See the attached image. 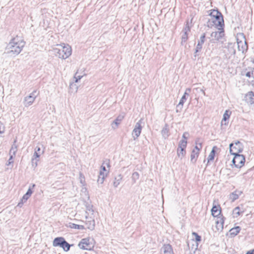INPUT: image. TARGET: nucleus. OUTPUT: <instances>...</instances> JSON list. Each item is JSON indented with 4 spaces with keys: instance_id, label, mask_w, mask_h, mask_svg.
<instances>
[{
    "instance_id": "1",
    "label": "nucleus",
    "mask_w": 254,
    "mask_h": 254,
    "mask_svg": "<svg viewBox=\"0 0 254 254\" xmlns=\"http://www.w3.org/2000/svg\"><path fill=\"white\" fill-rule=\"evenodd\" d=\"M25 42L20 37L16 36L13 38L6 47L8 53L18 55L24 46Z\"/></svg>"
},
{
    "instance_id": "2",
    "label": "nucleus",
    "mask_w": 254,
    "mask_h": 254,
    "mask_svg": "<svg viewBox=\"0 0 254 254\" xmlns=\"http://www.w3.org/2000/svg\"><path fill=\"white\" fill-rule=\"evenodd\" d=\"M53 52L59 58L65 59L71 55V48L68 45L64 44L57 45L53 48Z\"/></svg>"
},
{
    "instance_id": "3",
    "label": "nucleus",
    "mask_w": 254,
    "mask_h": 254,
    "mask_svg": "<svg viewBox=\"0 0 254 254\" xmlns=\"http://www.w3.org/2000/svg\"><path fill=\"white\" fill-rule=\"evenodd\" d=\"M212 16L211 21L214 23L217 29H222L224 23L222 14L217 10H213L210 13Z\"/></svg>"
},
{
    "instance_id": "4",
    "label": "nucleus",
    "mask_w": 254,
    "mask_h": 254,
    "mask_svg": "<svg viewBox=\"0 0 254 254\" xmlns=\"http://www.w3.org/2000/svg\"><path fill=\"white\" fill-rule=\"evenodd\" d=\"M230 152L232 154H239L242 152L243 145L242 143L238 141L235 143H230L229 145Z\"/></svg>"
},
{
    "instance_id": "5",
    "label": "nucleus",
    "mask_w": 254,
    "mask_h": 254,
    "mask_svg": "<svg viewBox=\"0 0 254 254\" xmlns=\"http://www.w3.org/2000/svg\"><path fill=\"white\" fill-rule=\"evenodd\" d=\"M235 156L232 160V163L237 168L242 167L245 163V158L244 155L239 154H233Z\"/></svg>"
},
{
    "instance_id": "6",
    "label": "nucleus",
    "mask_w": 254,
    "mask_h": 254,
    "mask_svg": "<svg viewBox=\"0 0 254 254\" xmlns=\"http://www.w3.org/2000/svg\"><path fill=\"white\" fill-rule=\"evenodd\" d=\"M142 119H140L138 122H137L134 126V127L132 130V136L134 140H135L140 135L142 127L141 124L142 123Z\"/></svg>"
},
{
    "instance_id": "7",
    "label": "nucleus",
    "mask_w": 254,
    "mask_h": 254,
    "mask_svg": "<svg viewBox=\"0 0 254 254\" xmlns=\"http://www.w3.org/2000/svg\"><path fill=\"white\" fill-rule=\"evenodd\" d=\"M37 95V91L34 90L29 95L25 97L24 99V105L25 107H28L31 106L34 102Z\"/></svg>"
},
{
    "instance_id": "8",
    "label": "nucleus",
    "mask_w": 254,
    "mask_h": 254,
    "mask_svg": "<svg viewBox=\"0 0 254 254\" xmlns=\"http://www.w3.org/2000/svg\"><path fill=\"white\" fill-rule=\"evenodd\" d=\"M224 27H222V29H218V31L212 32L210 35L211 41H219L224 36Z\"/></svg>"
},
{
    "instance_id": "9",
    "label": "nucleus",
    "mask_w": 254,
    "mask_h": 254,
    "mask_svg": "<svg viewBox=\"0 0 254 254\" xmlns=\"http://www.w3.org/2000/svg\"><path fill=\"white\" fill-rule=\"evenodd\" d=\"M86 211H85V218L94 219V211L93 209V206L88 202L85 204Z\"/></svg>"
},
{
    "instance_id": "10",
    "label": "nucleus",
    "mask_w": 254,
    "mask_h": 254,
    "mask_svg": "<svg viewBox=\"0 0 254 254\" xmlns=\"http://www.w3.org/2000/svg\"><path fill=\"white\" fill-rule=\"evenodd\" d=\"M237 46L238 50L242 53H244L248 49V45L244 37L242 38V40L237 39Z\"/></svg>"
},
{
    "instance_id": "11",
    "label": "nucleus",
    "mask_w": 254,
    "mask_h": 254,
    "mask_svg": "<svg viewBox=\"0 0 254 254\" xmlns=\"http://www.w3.org/2000/svg\"><path fill=\"white\" fill-rule=\"evenodd\" d=\"M190 28L189 26L188 25V24H187L186 27H185V28L183 29V30L182 31L183 34L182 36V41H181V44L182 45H184L186 43V42L188 39V33L190 32Z\"/></svg>"
},
{
    "instance_id": "12",
    "label": "nucleus",
    "mask_w": 254,
    "mask_h": 254,
    "mask_svg": "<svg viewBox=\"0 0 254 254\" xmlns=\"http://www.w3.org/2000/svg\"><path fill=\"white\" fill-rule=\"evenodd\" d=\"M78 247L82 250H89V239H82L78 245Z\"/></svg>"
},
{
    "instance_id": "13",
    "label": "nucleus",
    "mask_w": 254,
    "mask_h": 254,
    "mask_svg": "<svg viewBox=\"0 0 254 254\" xmlns=\"http://www.w3.org/2000/svg\"><path fill=\"white\" fill-rule=\"evenodd\" d=\"M65 240L63 237L56 238L53 241V245L54 247H62L64 244Z\"/></svg>"
},
{
    "instance_id": "14",
    "label": "nucleus",
    "mask_w": 254,
    "mask_h": 254,
    "mask_svg": "<svg viewBox=\"0 0 254 254\" xmlns=\"http://www.w3.org/2000/svg\"><path fill=\"white\" fill-rule=\"evenodd\" d=\"M124 117L123 115H119L112 123L111 127L112 128L114 129L117 128L119 125L120 124L121 122L124 119Z\"/></svg>"
},
{
    "instance_id": "15",
    "label": "nucleus",
    "mask_w": 254,
    "mask_h": 254,
    "mask_svg": "<svg viewBox=\"0 0 254 254\" xmlns=\"http://www.w3.org/2000/svg\"><path fill=\"white\" fill-rule=\"evenodd\" d=\"M242 75L243 76H246L249 78H254V69L249 68V69L244 70L242 71Z\"/></svg>"
},
{
    "instance_id": "16",
    "label": "nucleus",
    "mask_w": 254,
    "mask_h": 254,
    "mask_svg": "<svg viewBox=\"0 0 254 254\" xmlns=\"http://www.w3.org/2000/svg\"><path fill=\"white\" fill-rule=\"evenodd\" d=\"M205 38V33H203L202 35L200 37V39L198 42V43L196 45V49H195V53H197L199 51H200L202 47V45L203 44L204 42V40Z\"/></svg>"
},
{
    "instance_id": "17",
    "label": "nucleus",
    "mask_w": 254,
    "mask_h": 254,
    "mask_svg": "<svg viewBox=\"0 0 254 254\" xmlns=\"http://www.w3.org/2000/svg\"><path fill=\"white\" fill-rule=\"evenodd\" d=\"M163 254H174L172 247L169 244L164 245L162 248Z\"/></svg>"
},
{
    "instance_id": "18",
    "label": "nucleus",
    "mask_w": 254,
    "mask_h": 254,
    "mask_svg": "<svg viewBox=\"0 0 254 254\" xmlns=\"http://www.w3.org/2000/svg\"><path fill=\"white\" fill-rule=\"evenodd\" d=\"M231 115V112L229 110H226L224 114H223V119L221 121V125L223 124L225 125H227L228 123L226 121L229 119L230 115Z\"/></svg>"
},
{
    "instance_id": "19",
    "label": "nucleus",
    "mask_w": 254,
    "mask_h": 254,
    "mask_svg": "<svg viewBox=\"0 0 254 254\" xmlns=\"http://www.w3.org/2000/svg\"><path fill=\"white\" fill-rule=\"evenodd\" d=\"M106 166L108 168L110 167V163H109V160H108L105 161L101 167L100 171H103L104 174L106 173V176H107V175L109 173V170L106 169Z\"/></svg>"
},
{
    "instance_id": "20",
    "label": "nucleus",
    "mask_w": 254,
    "mask_h": 254,
    "mask_svg": "<svg viewBox=\"0 0 254 254\" xmlns=\"http://www.w3.org/2000/svg\"><path fill=\"white\" fill-rule=\"evenodd\" d=\"M199 154V152H198L196 150H192L190 155V161L192 163H195L196 161L197 158Z\"/></svg>"
},
{
    "instance_id": "21",
    "label": "nucleus",
    "mask_w": 254,
    "mask_h": 254,
    "mask_svg": "<svg viewBox=\"0 0 254 254\" xmlns=\"http://www.w3.org/2000/svg\"><path fill=\"white\" fill-rule=\"evenodd\" d=\"M122 179L123 177L121 174H119L115 177L113 183L114 188H116L119 186L122 180Z\"/></svg>"
},
{
    "instance_id": "22",
    "label": "nucleus",
    "mask_w": 254,
    "mask_h": 254,
    "mask_svg": "<svg viewBox=\"0 0 254 254\" xmlns=\"http://www.w3.org/2000/svg\"><path fill=\"white\" fill-rule=\"evenodd\" d=\"M228 50L229 51L228 58H230L231 56L234 55L236 53L235 49L234 48V44L232 43H229L228 45Z\"/></svg>"
},
{
    "instance_id": "23",
    "label": "nucleus",
    "mask_w": 254,
    "mask_h": 254,
    "mask_svg": "<svg viewBox=\"0 0 254 254\" xmlns=\"http://www.w3.org/2000/svg\"><path fill=\"white\" fill-rule=\"evenodd\" d=\"M86 224L87 225V228L89 229H94L95 226L94 219L88 218V219H86Z\"/></svg>"
},
{
    "instance_id": "24",
    "label": "nucleus",
    "mask_w": 254,
    "mask_h": 254,
    "mask_svg": "<svg viewBox=\"0 0 254 254\" xmlns=\"http://www.w3.org/2000/svg\"><path fill=\"white\" fill-rule=\"evenodd\" d=\"M246 100L250 104L254 103V93L252 91L249 92L246 95Z\"/></svg>"
},
{
    "instance_id": "25",
    "label": "nucleus",
    "mask_w": 254,
    "mask_h": 254,
    "mask_svg": "<svg viewBox=\"0 0 254 254\" xmlns=\"http://www.w3.org/2000/svg\"><path fill=\"white\" fill-rule=\"evenodd\" d=\"M221 213V210L219 206H214L211 209V213L214 217L218 216Z\"/></svg>"
},
{
    "instance_id": "26",
    "label": "nucleus",
    "mask_w": 254,
    "mask_h": 254,
    "mask_svg": "<svg viewBox=\"0 0 254 254\" xmlns=\"http://www.w3.org/2000/svg\"><path fill=\"white\" fill-rule=\"evenodd\" d=\"M161 134L164 139H166L169 136V129L167 125L162 129Z\"/></svg>"
},
{
    "instance_id": "27",
    "label": "nucleus",
    "mask_w": 254,
    "mask_h": 254,
    "mask_svg": "<svg viewBox=\"0 0 254 254\" xmlns=\"http://www.w3.org/2000/svg\"><path fill=\"white\" fill-rule=\"evenodd\" d=\"M17 151V147L15 144H13L9 151V155L10 156V159H12L13 156H15Z\"/></svg>"
},
{
    "instance_id": "28",
    "label": "nucleus",
    "mask_w": 254,
    "mask_h": 254,
    "mask_svg": "<svg viewBox=\"0 0 254 254\" xmlns=\"http://www.w3.org/2000/svg\"><path fill=\"white\" fill-rule=\"evenodd\" d=\"M217 148L216 146H213L211 151L210 152V154H209V155L208 156V158H207L208 163L209 161H212L214 159V156H215V149Z\"/></svg>"
},
{
    "instance_id": "29",
    "label": "nucleus",
    "mask_w": 254,
    "mask_h": 254,
    "mask_svg": "<svg viewBox=\"0 0 254 254\" xmlns=\"http://www.w3.org/2000/svg\"><path fill=\"white\" fill-rule=\"evenodd\" d=\"M240 227L239 226L233 228L230 230V235L234 236H236L240 232Z\"/></svg>"
},
{
    "instance_id": "30",
    "label": "nucleus",
    "mask_w": 254,
    "mask_h": 254,
    "mask_svg": "<svg viewBox=\"0 0 254 254\" xmlns=\"http://www.w3.org/2000/svg\"><path fill=\"white\" fill-rule=\"evenodd\" d=\"M188 96L187 95L184 94L183 97H182L181 99L180 100L179 104L177 105V108H180L181 109L183 107V106L184 105V103L186 101L187 98Z\"/></svg>"
},
{
    "instance_id": "31",
    "label": "nucleus",
    "mask_w": 254,
    "mask_h": 254,
    "mask_svg": "<svg viewBox=\"0 0 254 254\" xmlns=\"http://www.w3.org/2000/svg\"><path fill=\"white\" fill-rule=\"evenodd\" d=\"M106 173L104 174L103 171H100V174L98 177L97 182L99 183L103 184L106 177Z\"/></svg>"
},
{
    "instance_id": "32",
    "label": "nucleus",
    "mask_w": 254,
    "mask_h": 254,
    "mask_svg": "<svg viewBox=\"0 0 254 254\" xmlns=\"http://www.w3.org/2000/svg\"><path fill=\"white\" fill-rule=\"evenodd\" d=\"M186 153V150L184 149L178 148L177 149V156L181 159L185 156Z\"/></svg>"
},
{
    "instance_id": "33",
    "label": "nucleus",
    "mask_w": 254,
    "mask_h": 254,
    "mask_svg": "<svg viewBox=\"0 0 254 254\" xmlns=\"http://www.w3.org/2000/svg\"><path fill=\"white\" fill-rule=\"evenodd\" d=\"M78 86L74 83H71L69 85L70 92L71 93H76L78 90Z\"/></svg>"
},
{
    "instance_id": "34",
    "label": "nucleus",
    "mask_w": 254,
    "mask_h": 254,
    "mask_svg": "<svg viewBox=\"0 0 254 254\" xmlns=\"http://www.w3.org/2000/svg\"><path fill=\"white\" fill-rule=\"evenodd\" d=\"M187 141L186 140H181L179 144L178 148L185 149L187 147Z\"/></svg>"
},
{
    "instance_id": "35",
    "label": "nucleus",
    "mask_w": 254,
    "mask_h": 254,
    "mask_svg": "<svg viewBox=\"0 0 254 254\" xmlns=\"http://www.w3.org/2000/svg\"><path fill=\"white\" fill-rule=\"evenodd\" d=\"M69 227H70L71 228L73 229H80L82 230L84 229V226L82 225H77L74 223H69Z\"/></svg>"
},
{
    "instance_id": "36",
    "label": "nucleus",
    "mask_w": 254,
    "mask_h": 254,
    "mask_svg": "<svg viewBox=\"0 0 254 254\" xmlns=\"http://www.w3.org/2000/svg\"><path fill=\"white\" fill-rule=\"evenodd\" d=\"M192 235L194 236V238L195 241L194 242L196 244V249H197L198 245V242H200L201 241V237L199 236L196 233L193 232Z\"/></svg>"
},
{
    "instance_id": "37",
    "label": "nucleus",
    "mask_w": 254,
    "mask_h": 254,
    "mask_svg": "<svg viewBox=\"0 0 254 254\" xmlns=\"http://www.w3.org/2000/svg\"><path fill=\"white\" fill-rule=\"evenodd\" d=\"M196 145L193 149V150H196L198 151V152H199V150L202 148V143L201 142H199V139H198L196 141Z\"/></svg>"
},
{
    "instance_id": "38",
    "label": "nucleus",
    "mask_w": 254,
    "mask_h": 254,
    "mask_svg": "<svg viewBox=\"0 0 254 254\" xmlns=\"http://www.w3.org/2000/svg\"><path fill=\"white\" fill-rule=\"evenodd\" d=\"M73 245H70L66 241H65L64 244H63V247H62L63 250L65 252H67L69 250L70 247L71 246H72Z\"/></svg>"
},
{
    "instance_id": "39",
    "label": "nucleus",
    "mask_w": 254,
    "mask_h": 254,
    "mask_svg": "<svg viewBox=\"0 0 254 254\" xmlns=\"http://www.w3.org/2000/svg\"><path fill=\"white\" fill-rule=\"evenodd\" d=\"M240 208L239 207H236L233 211V214L234 217H237L240 215Z\"/></svg>"
},
{
    "instance_id": "40",
    "label": "nucleus",
    "mask_w": 254,
    "mask_h": 254,
    "mask_svg": "<svg viewBox=\"0 0 254 254\" xmlns=\"http://www.w3.org/2000/svg\"><path fill=\"white\" fill-rule=\"evenodd\" d=\"M239 197V195L236 192H233L230 195V198L232 201H234L237 199Z\"/></svg>"
},
{
    "instance_id": "41",
    "label": "nucleus",
    "mask_w": 254,
    "mask_h": 254,
    "mask_svg": "<svg viewBox=\"0 0 254 254\" xmlns=\"http://www.w3.org/2000/svg\"><path fill=\"white\" fill-rule=\"evenodd\" d=\"M79 181H80V183L83 186H84V184H85V178H84V176L82 175V174L81 173H79Z\"/></svg>"
},
{
    "instance_id": "42",
    "label": "nucleus",
    "mask_w": 254,
    "mask_h": 254,
    "mask_svg": "<svg viewBox=\"0 0 254 254\" xmlns=\"http://www.w3.org/2000/svg\"><path fill=\"white\" fill-rule=\"evenodd\" d=\"M39 161V159H35V158H32L31 163L32 166L34 168H36L38 165V162Z\"/></svg>"
},
{
    "instance_id": "43",
    "label": "nucleus",
    "mask_w": 254,
    "mask_h": 254,
    "mask_svg": "<svg viewBox=\"0 0 254 254\" xmlns=\"http://www.w3.org/2000/svg\"><path fill=\"white\" fill-rule=\"evenodd\" d=\"M41 155V152H34L32 158H35V159H39V158Z\"/></svg>"
},
{
    "instance_id": "44",
    "label": "nucleus",
    "mask_w": 254,
    "mask_h": 254,
    "mask_svg": "<svg viewBox=\"0 0 254 254\" xmlns=\"http://www.w3.org/2000/svg\"><path fill=\"white\" fill-rule=\"evenodd\" d=\"M82 76L81 75H77V73L76 72L74 76V82L75 83L77 82L79 80H80L82 78Z\"/></svg>"
},
{
    "instance_id": "45",
    "label": "nucleus",
    "mask_w": 254,
    "mask_h": 254,
    "mask_svg": "<svg viewBox=\"0 0 254 254\" xmlns=\"http://www.w3.org/2000/svg\"><path fill=\"white\" fill-rule=\"evenodd\" d=\"M29 195H27V194H25L22 199H21V201H23L24 202H25L27 199L29 198Z\"/></svg>"
},
{
    "instance_id": "46",
    "label": "nucleus",
    "mask_w": 254,
    "mask_h": 254,
    "mask_svg": "<svg viewBox=\"0 0 254 254\" xmlns=\"http://www.w3.org/2000/svg\"><path fill=\"white\" fill-rule=\"evenodd\" d=\"M132 177L133 179H138L139 178V174L135 172L132 174Z\"/></svg>"
},
{
    "instance_id": "47",
    "label": "nucleus",
    "mask_w": 254,
    "mask_h": 254,
    "mask_svg": "<svg viewBox=\"0 0 254 254\" xmlns=\"http://www.w3.org/2000/svg\"><path fill=\"white\" fill-rule=\"evenodd\" d=\"M35 152H41V154H42L44 153L43 150H41L40 147L37 146L35 149Z\"/></svg>"
},
{
    "instance_id": "48",
    "label": "nucleus",
    "mask_w": 254,
    "mask_h": 254,
    "mask_svg": "<svg viewBox=\"0 0 254 254\" xmlns=\"http://www.w3.org/2000/svg\"><path fill=\"white\" fill-rule=\"evenodd\" d=\"M32 193L33 191L31 190V189L29 188L25 194H27V195H29V196H30Z\"/></svg>"
},
{
    "instance_id": "49",
    "label": "nucleus",
    "mask_w": 254,
    "mask_h": 254,
    "mask_svg": "<svg viewBox=\"0 0 254 254\" xmlns=\"http://www.w3.org/2000/svg\"><path fill=\"white\" fill-rule=\"evenodd\" d=\"M190 91H191V89L190 88H188L186 89V91L184 93H185V94L187 95V96H189V94L190 92Z\"/></svg>"
},
{
    "instance_id": "50",
    "label": "nucleus",
    "mask_w": 254,
    "mask_h": 254,
    "mask_svg": "<svg viewBox=\"0 0 254 254\" xmlns=\"http://www.w3.org/2000/svg\"><path fill=\"white\" fill-rule=\"evenodd\" d=\"M189 133L187 132H185V133H184L183 135V139L182 140H187V137H186V135H188Z\"/></svg>"
},
{
    "instance_id": "51",
    "label": "nucleus",
    "mask_w": 254,
    "mask_h": 254,
    "mask_svg": "<svg viewBox=\"0 0 254 254\" xmlns=\"http://www.w3.org/2000/svg\"><path fill=\"white\" fill-rule=\"evenodd\" d=\"M217 223H220L221 225H222V227H223V223H224L223 218H221L219 220H217Z\"/></svg>"
},
{
    "instance_id": "52",
    "label": "nucleus",
    "mask_w": 254,
    "mask_h": 254,
    "mask_svg": "<svg viewBox=\"0 0 254 254\" xmlns=\"http://www.w3.org/2000/svg\"><path fill=\"white\" fill-rule=\"evenodd\" d=\"M13 163V161H12V159H10V157H9V159L8 160V163L6 164L7 165H10L11 164H12Z\"/></svg>"
},
{
    "instance_id": "53",
    "label": "nucleus",
    "mask_w": 254,
    "mask_h": 254,
    "mask_svg": "<svg viewBox=\"0 0 254 254\" xmlns=\"http://www.w3.org/2000/svg\"><path fill=\"white\" fill-rule=\"evenodd\" d=\"M24 202L23 201H21V200L20 201V202H19L18 204H17V206L19 207H22V204L24 203Z\"/></svg>"
},
{
    "instance_id": "54",
    "label": "nucleus",
    "mask_w": 254,
    "mask_h": 254,
    "mask_svg": "<svg viewBox=\"0 0 254 254\" xmlns=\"http://www.w3.org/2000/svg\"><path fill=\"white\" fill-rule=\"evenodd\" d=\"M246 254H254V250L247 252Z\"/></svg>"
},
{
    "instance_id": "55",
    "label": "nucleus",
    "mask_w": 254,
    "mask_h": 254,
    "mask_svg": "<svg viewBox=\"0 0 254 254\" xmlns=\"http://www.w3.org/2000/svg\"><path fill=\"white\" fill-rule=\"evenodd\" d=\"M2 126H1V123L0 122V133L3 132V130H1L2 129Z\"/></svg>"
},
{
    "instance_id": "56",
    "label": "nucleus",
    "mask_w": 254,
    "mask_h": 254,
    "mask_svg": "<svg viewBox=\"0 0 254 254\" xmlns=\"http://www.w3.org/2000/svg\"><path fill=\"white\" fill-rule=\"evenodd\" d=\"M200 91L202 92V93H203V94L204 95H205V93L203 89H200Z\"/></svg>"
},
{
    "instance_id": "57",
    "label": "nucleus",
    "mask_w": 254,
    "mask_h": 254,
    "mask_svg": "<svg viewBox=\"0 0 254 254\" xmlns=\"http://www.w3.org/2000/svg\"><path fill=\"white\" fill-rule=\"evenodd\" d=\"M35 186V185L34 184H33V185H32V188H34Z\"/></svg>"
}]
</instances>
